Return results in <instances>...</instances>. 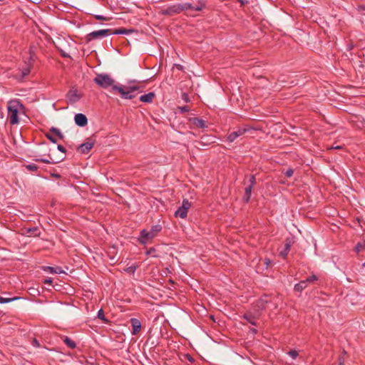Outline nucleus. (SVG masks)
Listing matches in <instances>:
<instances>
[{"mask_svg": "<svg viewBox=\"0 0 365 365\" xmlns=\"http://www.w3.org/2000/svg\"><path fill=\"white\" fill-rule=\"evenodd\" d=\"M197 4L196 6H193L191 4V8H188V9L196 11H201L204 9L206 8L207 4V0H197Z\"/></svg>", "mask_w": 365, "mask_h": 365, "instance_id": "nucleus-16", "label": "nucleus"}, {"mask_svg": "<svg viewBox=\"0 0 365 365\" xmlns=\"http://www.w3.org/2000/svg\"><path fill=\"white\" fill-rule=\"evenodd\" d=\"M46 137L53 143H56L57 142L56 138L49 133L46 134Z\"/></svg>", "mask_w": 365, "mask_h": 365, "instance_id": "nucleus-40", "label": "nucleus"}, {"mask_svg": "<svg viewBox=\"0 0 365 365\" xmlns=\"http://www.w3.org/2000/svg\"><path fill=\"white\" fill-rule=\"evenodd\" d=\"M112 92L120 93L121 98L126 100H132L137 96V93H133L130 89H128L126 86L123 85L113 86Z\"/></svg>", "mask_w": 365, "mask_h": 365, "instance_id": "nucleus-5", "label": "nucleus"}, {"mask_svg": "<svg viewBox=\"0 0 365 365\" xmlns=\"http://www.w3.org/2000/svg\"><path fill=\"white\" fill-rule=\"evenodd\" d=\"M237 1L240 3L241 6H244L247 3V0H237Z\"/></svg>", "mask_w": 365, "mask_h": 365, "instance_id": "nucleus-53", "label": "nucleus"}, {"mask_svg": "<svg viewBox=\"0 0 365 365\" xmlns=\"http://www.w3.org/2000/svg\"><path fill=\"white\" fill-rule=\"evenodd\" d=\"M81 95L78 93L77 89H71L66 94V99L68 103L74 104L81 98Z\"/></svg>", "mask_w": 365, "mask_h": 365, "instance_id": "nucleus-10", "label": "nucleus"}, {"mask_svg": "<svg viewBox=\"0 0 365 365\" xmlns=\"http://www.w3.org/2000/svg\"><path fill=\"white\" fill-rule=\"evenodd\" d=\"M31 72V66H26L25 68H24L21 71L22 76L25 77L28 76Z\"/></svg>", "mask_w": 365, "mask_h": 365, "instance_id": "nucleus-33", "label": "nucleus"}, {"mask_svg": "<svg viewBox=\"0 0 365 365\" xmlns=\"http://www.w3.org/2000/svg\"><path fill=\"white\" fill-rule=\"evenodd\" d=\"M4 0H0V1H3Z\"/></svg>", "mask_w": 365, "mask_h": 365, "instance_id": "nucleus-60", "label": "nucleus"}, {"mask_svg": "<svg viewBox=\"0 0 365 365\" xmlns=\"http://www.w3.org/2000/svg\"><path fill=\"white\" fill-rule=\"evenodd\" d=\"M63 341L65 343V344L70 349H75L76 347V344L74 341H73L71 339H70L67 336H63L61 337Z\"/></svg>", "mask_w": 365, "mask_h": 365, "instance_id": "nucleus-23", "label": "nucleus"}, {"mask_svg": "<svg viewBox=\"0 0 365 365\" xmlns=\"http://www.w3.org/2000/svg\"><path fill=\"white\" fill-rule=\"evenodd\" d=\"M50 133H52L53 134H54L55 135H56L59 139H63L64 138V135L61 132V130L57 128H55V127H52L50 128Z\"/></svg>", "mask_w": 365, "mask_h": 365, "instance_id": "nucleus-26", "label": "nucleus"}, {"mask_svg": "<svg viewBox=\"0 0 365 365\" xmlns=\"http://www.w3.org/2000/svg\"><path fill=\"white\" fill-rule=\"evenodd\" d=\"M155 93L150 92L148 93L140 96L139 100L143 103H150L153 101V99L155 98Z\"/></svg>", "mask_w": 365, "mask_h": 365, "instance_id": "nucleus-17", "label": "nucleus"}, {"mask_svg": "<svg viewBox=\"0 0 365 365\" xmlns=\"http://www.w3.org/2000/svg\"><path fill=\"white\" fill-rule=\"evenodd\" d=\"M287 354L294 359H295L299 355L298 351L295 349L289 350Z\"/></svg>", "mask_w": 365, "mask_h": 365, "instance_id": "nucleus-36", "label": "nucleus"}, {"mask_svg": "<svg viewBox=\"0 0 365 365\" xmlns=\"http://www.w3.org/2000/svg\"><path fill=\"white\" fill-rule=\"evenodd\" d=\"M357 9H358V11H365V5L364 4L359 5Z\"/></svg>", "mask_w": 365, "mask_h": 365, "instance_id": "nucleus-51", "label": "nucleus"}, {"mask_svg": "<svg viewBox=\"0 0 365 365\" xmlns=\"http://www.w3.org/2000/svg\"><path fill=\"white\" fill-rule=\"evenodd\" d=\"M162 229L163 227L160 225H153L149 231L145 229L141 230L138 237V242L141 245H145L155 237Z\"/></svg>", "mask_w": 365, "mask_h": 365, "instance_id": "nucleus-2", "label": "nucleus"}, {"mask_svg": "<svg viewBox=\"0 0 365 365\" xmlns=\"http://www.w3.org/2000/svg\"><path fill=\"white\" fill-rule=\"evenodd\" d=\"M51 176L52 178L60 179L61 178V175L58 173H51Z\"/></svg>", "mask_w": 365, "mask_h": 365, "instance_id": "nucleus-48", "label": "nucleus"}, {"mask_svg": "<svg viewBox=\"0 0 365 365\" xmlns=\"http://www.w3.org/2000/svg\"><path fill=\"white\" fill-rule=\"evenodd\" d=\"M339 365H344V361L341 356L339 358Z\"/></svg>", "mask_w": 365, "mask_h": 365, "instance_id": "nucleus-52", "label": "nucleus"}, {"mask_svg": "<svg viewBox=\"0 0 365 365\" xmlns=\"http://www.w3.org/2000/svg\"><path fill=\"white\" fill-rule=\"evenodd\" d=\"M94 18L96 20H100V21H110L112 19L110 17H106V16H104L102 15H95Z\"/></svg>", "mask_w": 365, "mask_h": 365, "instance_id": "nucleus-37", "label": "nucleus"}, {"mask_svg": "<svg viewBox=\"0 0 365 365\" xmlns=\"http://www.w3.org/2000/svg\"><path fill=\"white\" fill-rule=\"evenodd\" d=\"M305 280L307 283H313L318 280V277L315 274H312V276L308 277Z\"/></svg>", "mask_w": 365, "mask_h": 365, "instance_id": "nucleus-34", "label": "nucleus"}, {"mask_svg": "<svg viewBox=\"0 0 365 365\" xmlns=\"http://www.w3.org/2000/svg\"><path fill=\"white\" fill-rule=\"evenodd\" d=\"M112 34L111 29H101L98 31H94L91 32L90 34H87L86 36V41H91L93 39L96 38H103L105 36H109Z\"/></svg>", "mask_w": 365, "mask_h": 365, "instance_id": "nucleus-6", "label": "nucleus"}, {"mask_svg": "<svg viewBox=\"0 0 365 365\" xmlns=\"http://www.w3.org/2000/svg\"><path fill=\"white\" fill-rule=\"evenodd\" d=\"M25 234L29 236L38 237L40 235L39 230L37 227L24 228Z\"/></svg>", "mask_w": 365, "mask_h": 365, "instance_id": "nucleus-19", "label": "nucleus"}, {"mask_svg": "<svg viewBox=\"0 0 365 365\" xmlns=\"http://www.w3.org/2000/svg\"><path fill=\"white\" fill-rule=\"evenodd\" d=\"M130 323L132 327L131 334L133 335H138L142 329L140 321L137 318H131Z\"/></svg>", "mask_w": 365, "mask_h": 365, "instance_id": "nucleus-11", "label": "nucleus"}, {"mask_svg": "<svg viewBox=\"0 0 365 365\" xmlns=\"http://www.w3.org/2000/svg\"><path fill=\"white\" fill-rule=\"evenodd\" d=\"M65 159V157H62L59 160L58 162L60 161H62ZM34 161L36 162H41V163H46V164H51V163H58V161H54L53 160V159L51 158V157L49 155V159H44V158H35L34 159Z\"/></svg>", "mask_w": 365, "mask_h": 365, "instance_id": "nucleus-25", "label": "nucleus"}, {"mask_svg": "<svg viewBox=\"0 0 365 365\" xmlns=\"http://www.w3.org/2000/svg\"><path fill=\"white\" fill-rule=\"evenodd\" d=\"M342 148H343V147H342V146H341V145H336V146H334V145H333V146L331 147V149H342Z\"/></svg>", "mask_w": 365, "mask_h": 365, "instance_id": "nucleus-55", "label": "nucleus"}, {"mask_svg": "<svg viewBox=\"0 0 365 365\" xmlns=\"http://www.w3.org/2000/svg\"><path fill=\"white\" fill-rule=\"evenodd\" d=\"M31 344L35 347H40V343L36 338L33 339Z\"/></svg>", "mask_w": 365, "mask_h": 365, "instance_id": "nucleus-45", "label": "nucleus"}, {"mask_svg": "<svg viewBox=\"0 0 365 365\" xmlns=\"http://www.w3.org/2000/svg\"><path fill=\"white\" fill-rule=\"evenodd\" d=\"M97 317L98 319H100L101 320H102L104 323H108L110 322L109 320L108 319L106 318L105 317V314H104V312L103 310V309H101L98 312V314H97Z\"/></svg>", "mask_w": 365, "mask_h": 365, "instance_id": "nucleus-29", "label": "nucleus"}, {"mask_svg": "<svg viewBox=\"0 0 365 365\" xmlns=\"http://www.w3.org/2000/svg\"><path fill=\"white\" fill-rule=\"evenodd\" d=\"M264 264H266L267 267H268L272 264V261L269 258H265Z\"/></svg>", "mask_w": 365, "mask_h": 365, "instance_id": "nucleus-49", "label": "nucleus"}, {"mask_svg": "<svg viewBox=\"0 0 365 365\" xmlns=\"http://www.w3.org/2000/svg\"><path fill=\"white\" fill-rule=\"evenodd\" d=\"M253 187H251V186H247L245 188V193L242 197V200L245 203H247L250 200L251 195H252V190Z\"/></svg>", "mask_w": 365, "mask_h": 365, "instance_id": "nucleus-20", "label": "nucleus"}, {"mask_svg": "<svg viewBox=\"0 0 365 365\" xmlns=\"http://www.w3.org/2000/svg\"><path fill=\"white\" fill-rule=\"evenodd\" d=\"M184 358L192 364L195 361V359L190 354H185Z\"/></svg>", "mask_w": 365, "mask_h": 365, "instance_id": "nucleus-41", "label": "nucleus"}, {"mask_svg": "<svg viewBox=\"0 0 365 365\" xmlns=\"http://www.w3.org/2000/svg\"><path fill=\"white\" fill-rule=\"evenodd\" d=\"M247 129L239 128L237 130L230 133L227 137V140L229 143L234 142L238 137L242 135L247 132Z\"/></svg>", "mask_w": 365, "mask_h": 365, "instance_id": "nucleus-13", "label": "nucleus"}, {"mask_svg": "<svg viewBox=\"0 0 365 365\" xmlns=\"http://www.w3.org/2000/svg\"><path fill=\"white\" fill-rule=\"evenodd\" d=\"M96 143V139L93 136H91L87 138L86 142L81 144L77 148V150L81 153L82 154H88L90 150L93 148Z\"/></svg>", "mask_w": 365, "mask_h": 365, "instance_id": "nucleus-9", "label": "nucleus"}, {"mask_svg": "<svg viewBox=\"0 0 365 365\" xmlns=\"http://www.w3.org/2000/svg\"><path fill=\"white\" fill-rule=\"evenodd\" d=\"M75 123L80 127L86 126L88 124L87 117L83 113H77L74 117Z\"/></svg>", "mask_w": 365, "mask_h": 365, "instance_id": "nucleus-14", "label": "nucleus"}, {"mask_svg": "<svg viewBox=\"0 0 365 365\" xmlns=\"http://www.w3.org/2000/svg\"><path fill=\"white\" fill-rule=\"evenodd\" d=\"M134 31H135L134 29H125V28H120V29H115L113 31L111 30L112 34H115V35H117V34H131V33H133Z\"/></svg>", "mask_w": 365, "mask_h": 365, "instance_id": "nucleus-22", "label": "nucleus"}, {"mask_svg": "<svg viewBox=\"0 0 365 365\" xmlns=\"http://www.w3.org/2000/svg\"><path fill=\"white\" fill-rule=\"evenodd\" d=\"M156 252V249L155 247H150L145 252L146 255H153Z\"/></svg>", "mask_w": 365, "mask_h": 365, "instance_id": "nucleus-44", "label": "nucleus"}, {"mask_svg": "<svg viewBox=\"0 0 365 365\" xmlns=\"http://www.w3.org/2000/svg\"><path fill=\"white\" fill-rule=\"evenodd\" d=\"M268 295L264 294L255 303V309L258 313L259 316L261 314L262 311L266 309L267 304L270 302V301L268 300Z\"/></svg>", "mask_w": 365, "mask_h": 365, "instance_id": "nucleus-8", "label": "nucleus"}, {"mask_svg": "<svg viewBox=\"0 0 365 365\" xmlns=\"http://www.w3.org/2000/svg\"><path fill=\"white\" fill-rule=\"evenodd\" d=\"M248 183L249 184L247 186H251V187H254V186L256 185V177L255 175H250L249 176Z\"/></svg>", "mask_w": 365, "mask_h": 365, "instance_id": "nucleus-31", "label": "nucleus"}, {"mask_svg": "<svg viewBox=\"0 0 365 365\" xmlns=\"http://www.w3.org/2000/svg\"><path fill=\"white\" fill-rule=\"evenodd\" d=\"M294 174V170L292 168H288L287 171L284 173V175L287 178H291Z\"/></svg>", "mask_w": 365, "mask_h": 365, "instance_id": "nucleus-42", "label": "nucleus"}, {"mask_svg": "<svg viewBox=\"0 0 365 365\" xmlns=\"http://www.w3.org/2000/svg\"><path fill=\"white\" fill-rule=\"evenodd\" d=\"M128 88V89H130V91H132L133 93H135V91H138L140 88V87L138 86H136V85H134V86H126Z\"/></svg>", "mask_w": 365, "mask_h": 365, "instance_id": "nucleus-43", "label": "nucleus"}, {"mask_svg": "<svg viewBox=\"0 0 365 365\" xmlns=\"http://www.w3.org/2000/svg\"><path fill=\"white\" fill-rule=\"evenodd\" d=\"M139 83L138 81H137L136 80H133V81H129V83Z\"/></svg>", "mask_w": 365, "mask_h": 365, "instance_id": "nucleus-57", "label": "nucleus"}, {"mask_svg": "<svg viewBox=\"0 0 365 365\" xmlns=\"http://www.w3.org/2000/svg\"><path fill=\"white\" fill-rule=\"evenodd\" d=\"M308 283L306 280H302L299 283L296 284L294 287V291L297 292H302L307 287Z\"/></svg>", "mask_w": 365, "mask_h": 365, "instance_id": "nucleus-21", "label": "nucleus"}, {"mask_svg": "<svg viewBox=\"0 0 365 365\" xmlns=\"http://www.w3.org/2000/svg\"><path fill=\"white\" fill-rule=\"evenodd\" d=\"M293 242H294L292 238H289V237L286 238V240L284 241V247L283 250H281L279 252L280 257H282L284 259H285L287 257V256L288 255V254L290 251V249H291V247H292Z\"/></svg>", "mask_w": 365, "mask_h": 365, "instance_id": "nucleus-12", "label": "nucleus"}, {"mask_svg": "<svg viewBox=\"0 0 365 365\" xmlns=\"http://www.w3.org/2000/svg\"><path fill=\"white\" fill-rule=\"evenodd\" d=\"M25 168L29 170V171H32V172H36L38 169V166L36 164H29V165H25Z\"/></svg>", "mask_w": 365, "mask_h": 365, "instance_id": "nucleus-32", "label": "nucleus"}, {"mask_svg": "<svg viewBox=\"0 0 365 365\" xmlns=\"http://www.w3.org/2000/svg\"><path fill=\"white\" fill-rule=\"evenodd\" d=\"M57 148L59 151H61L63 153H65L66 152V148L61 145H58Z\"/></svg>", "mask_w": 365, "mask_h": 365, "instance_id": "nucleus-46", "label": "nucleus"}, {"mask_svg": "<svg viewBox=\"0 0 365 365\" xmlns=\"http://www.w3.org/2000/svg\"><path fill=\"white\" fill-rule=\"evenodd\" d=\"M178 109L180 111V113H184L186 112L190 111V108L188 106H178Z\"/></svg>", "mask_w": 365, "mask_h": 365, "instance_id": "nucleus-38", "label": "nucleus"}, {"mask_svg": "<svg viewBox=\"0 0 365 365\" xmlns=\"http://www.w3.org/2000/svg\"><path fill=\"white\" fill-rule=\"evenodd\" d=\"M53 282V280L51 278L46 279L44 280L43 283L47 284H51Z\"/></svg>", "mask_w": 365, "mask_h": 365, "instance_id": "nucleus-50", "label": "nucleus"}, {"mask_svg": "<svg viewBox=\"0 0 365 365\" xmlns=\"http://www.w3.org/2000/svg\"><path fill=\"white\" fill-rule=\"evenodd\" d=\"M47 269H49L51 273L61 274V273L63 272V271L62 270V268L61 267H47Z\"/></svg>", "mask_w": 365, "mask_h": 365, "instance_id": "nucleus-30", "label": "nucleus"}, {"mask_svg": "<svg viewBox=\"0 0 365 365\" xmlns=\"http://www.w3.org/2000/svg\"><path fill=\"white\" fill-rule=\"evenodd\" d=\"M93 81L103 88H107L110 86L112 88L113 86H115V80L113 79L110 75L106 73H98L93 79Z\"/></svg>", "mask_w": 365, "mask_h": 365, "instance_id": "nucleus-4", "label": "nucleus"}, {"mask_svg": "<svg viewBox=\"0 0 365 365\" xmlns=\"http://www.w3.org/2000/svg\"><path fill=\"white\" fill-rule=\"evenodd\" d=\"M191 207V203L189 202L187 199H183L182 202V205L178 207V209L175 212V217H179L182 219H184L187 215V211Z\"/></svg>", "mask_w": 365, "mask_h": 365, "instance_id": "nucleus-7", "label": "nucleus"}, {"mask_svg": "<svg viewBox=\"0 0 365 365\" xmlns=\"http://www.w3.org/2000/svg\"><path fill=\"white\" fill-rule=\"evenodd\" d=\"M20 299H21V297H10V298L0 297V304H6V303L11 302H14V301H16V300H18Z\"/></svg>", "mask_w": 365, "mask_h": 365, "instance_id": "nucleus-27", "label": "nucleus"}, {"mask_svg": "<svg viewBox=\"0 0 365 365\" xmlns=\"http://www.w3.org/2000/svg\"><path fill=\"white\" fill-rule=\"evenodd\" d=\"M181 98L182 101H184L186 103H188L190 101V97L187 93H182L181 95Z\"/></svg>", "mask_w": 365, "mask_h": 365, "instance_id": "nucleus-39", "label": "nucleus"}, {"mask_svg": "<svg viewBox=\"0 0 365 365\" xmlns=\"http://www.w3.org/2000/svg\"><path fill=\"white\" fill-rule=\"evenodd\" d=\"M354 250L356 253H359L360 252L365 250V242H359L354 247Z\"/></svg>", "mask_w": 365, "mask_h": 365, "instance_id": "nucleus-28", "label": "nucleus"}, {"mask_svg": "<svg viewBox=\"0 0 365 365\" xmlns=\"http://www.w3.org/2000/svg\"><path fill=\"white\" fill-rule=\"evenodd\" d=\"M215 143L214 138L210 135H203L201 137L200 140L198 142L199 145L205 146Z\"/></svg>", "mask_w": 365, "mask_h": 365, "instance_id": "nucleus-18", "label": "nucleus"}, {"mask_svg": "<svg viewBox=\"0 0 365 365\" xmlns=\"http://www.w3.org/2000/svg\"><path fill=\"white\" fill-rule=\"evenodd\" d=\"M175 66H176V67H177V68H178V70L182 71V70L183 69V66H182V65L177 64V65H175Z\"/></svg>", "mask_w": 365, "mask_h": 365, "instance_id": "nucleus-56", "label": "nucleus"}, {"mask_svg": "<svg viewBox=\"0 0 365 365\" xmlns=\"http://www.w3.org/2000/svg\"><path fill=\"white\" fill-rule=\"evenodd\" d=\"M190 121L198 128H205L207 127L206 121L199 118H191Z\"/></svg>", "mask_w": 365, "mask_h": 365, "instance_id": "nucleus-15", "label": "nucleus"}, {"mask_svg": "<svg viewBox=\"0 0 365 365\" xmlns=\"http://www.w3.org/2000/svg\"><path fill=\"white\" fill-rule=\"evenodd\" d=\"M60 53L62 57L63 58H71V56L66 52H64L63 50H60Z\"/></svg>", "mask_w": 365, "mask_h": 365, "instance_id": "nucleus-47", "label": "nucleus"}, {"mask_svg": "<svg viewBox=\"0 0 365 365\" xmlns=\"http://www.w3.org/2000/svg\"><path fill=\"white\" fill-rule=\"evenodd\" d=\"M30 59H31V60H33V57H32V56H30Z\"/></svg>", "mask_w": 365, "mask_h": 365, "instance_id": "nucleus-58", "label": "nucleus"}, {"mask_svg": "<svg viewBox=\"0 0 365 365\" xmlns=\"http://www.w3.org/2000/svg\"><path fill=\"white\" fill-rule=\"evenodd\" d=\"M188 8H191L190 3L177 4L168 6L165 9H163L161 11V14L165 16H173L175 14H178L182 11L188 10Z\"/></svg>", "mask_w": 365, "mask_h": 365, "instance_id": "nucleus-3", "label": "nucleus"}, {"mask_svg": "<svg viewBox=\"0 0 365 365\" xmlns=\"http://www.w3.org/2000/svg\"><path fill=\"white\" fill-rule=\"evenodd\" d=\"M138 266L137 265H132V266H130L128 267H127L125 271L127 272V273H129V274H133L136 269H137Z\"/></svg>", "mask_w": 365, "mask_h": 365, "instance_id": "nucleus-35", "label": "nucleus"}, {"mask_svg": "<svg viewBox=\"0 0 365 365\" xmlns=\"http://www.w3.org/2000/svg\"><path fill=\"white\" fill-rule=\"evenodd\" d=\"M242 318L247 320L252 325L257 326V322L255 321L256 317L251 313H245L243 314Z\"/></svg>", "mask_w": 365, "mask_h": 365, "instance_id": "nucleus-24", "label": "nucleus"}, {"mask_svg": "<svg viewBox=\"0 0 365 365\" xmlns=\"http://www.w3.org/2000/svg\"><path fill=\"white\" fill-rule=\"evenodd\" d=\"M250 331H251L252 333H253L254 334H257V330L255 328H252L250 329Z\"/></svg>", "mask_w": 365, "mask_h": 365, "instance_id": "nucleus-54", "label": "nucleus"}, {"mask_svg": "<svg viewBox=\"0 0 365 365\" xmlns=\"http://www.w3.org/2000/svg\"><path fill=\"white\" fill-rule=\"evenodd\" d=\"M7 110L8 120L11 125H14L19 123V114L24 113L25 106L19 99H12L8 102Z\"/></svg>", "mask_w": 365, "mask_h": 365, "instance_id": "nucleus-1", "label": "nucleus"}, {"mask_svg": "<svg viewBox=\"0 0 365 365\" xmlns=\"http://www.w3.org/2000/svg\"><path fill=\"white\" fill-rule=\"evenodd\" d=\"M363 267H365V262L362 264Z\"/></svg>", "mask_w": 365, "mask_h": 365, "instance_id": "nucleus-59", "label": "nucleus"}]
</instances>
